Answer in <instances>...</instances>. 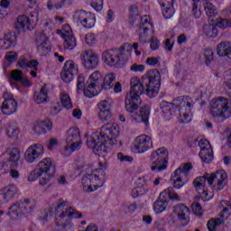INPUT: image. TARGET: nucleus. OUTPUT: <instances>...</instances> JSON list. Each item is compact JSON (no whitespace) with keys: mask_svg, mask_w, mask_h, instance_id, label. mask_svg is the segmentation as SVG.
I'll return each instance as SVG.
<instances>
[{"mask_svg":"<svg viewBox=\"0 0 231 231\" xmlns=\"http://www.w3.org/2000/svg\"><path fill=\"white\" fill-rule=\"evenodd\" d=\"M136 208V204L125 203L121 207L120 212H122L123 214H133V212H134Z\"/></svg>","mask_w":231,"mask_h":231,"instance_id":"42","label":"nucleus"},{"mask_svg":"<svg viewBox=\"0 0 231 231\" xmlns=\"http://www.w3.org/2000/svg\"><path fill=\"white\" fill-rule=\"evenodd\" d=\"M67 206H68V201L60 200L58 203V206L56 208L57 214H59V216H60V214H62V212H66V210H64V208Z\"/></svg>","mask_w":231,"mask_h":231,"instance_id":"60","label":"nucleus"},{"mask_svg":"<svg viewBox=\"0 0 231 231\" xmlns=\"http://www.w3.org/2000/svg\"><path fill=\"white\" fill-rule=\"evenodd\" d=\"M11 79L14 82H21L23 80V71L19 69H14L11 71Z\"/></svg>","mask_w":231,"mask_h":231,"instance_id":"50","label":"nucleus"},{"mask_svg":"<svg viewBox=\"0 0 231 231\" xmlns=\"http://www.w3.org/2000/svg\"><path fill=\"white\" fill-rule=\"evenodd\" d=\"M3 156L5 158V160L8 165L17 167L19 165V160H21V152L17 148H13Z\"/></svg>","mask_w":231,"mask_h":231,"instance_id":"27","label":"nucleus"},{"mask_svg":"<svg viewBox=\"0 0 231 231\" xmlns=\"http://www.w3.org/2000/svg\"><path fill=\"white\" fill-rule=\"evenodd\" d=\"M74 23L80 24L83 28H93L95 26V17L91 13L84 10L78 11L73 16Z\"/></svg>","mask_w":231,"mask_h":231,"instance_id":"18","label":"nucleus"},{"mask_svg":"<svg viewBox=\"0 0 231 231\" xmlns=\"http://www.w3.org/2000/svg\"><path fill=\"white\" fill-rule=\"evenodd\" d=\"M175 104L180 106V124H189L192 122V108L194 107V99L189 96H182L175 99Z\"/></svg>","mask_w":231,"mask_h":231,"instance_id":"9","label":"nucleus"},{"mask_svg":"<svg viewBox=\"0 0 231 231\" xmlns=\"http://www.w3.org/2000/svg\"><path fill=\"white\" fill-rule=\"evenodd\" d=\"M216 25L222 30L226 28H230L231 22L228 19L217 18L216 22Z\"/></svg>","mask_w":231,"mask_h":231,"instance_id":"46","label":"nucleus"},{"mask_svg":"<svg viewBox=\"0 0 231 231\" xmlns=\"http://www.w3.org/2000/svg\"><path fill=\"white\" fill-rule=\"evenodd\" d=\"M51 176H53V174H51V173L44 174V177H42L40 179V185H41V187H46L47 185H50V181L51 180Z\"/></svg>","mask_w":231,"mask_h":231,"instance_id":"55","label":"nucleus"},{"mask_svg":"<svg viewBox=\"0 0 231 231\" xmlns=\"http://www.w3.org/2000/svg\"><path fill=\"white\" fill-rule=\"evenodd\" d=\"M28 210H30V207H27L20 201L9 208L8 216H10L12 219H17L19 214H28Z\"/></svg>","mask_w":231,"mask_h":231,"instance_id":"28","label":"nucleus"},{"mask_svg":"<svg viewBox=\"0 0 231 231\" xmlns=\"http://www.w3.org/2000/svg\"><path fill=\"white\" fill-rule=\"evenodd\" d=\"M6 134L9 138H17L19 134V130L17 129V125L15 123H9L6 127Z\"/></svg>","mask_w":231,"mask_h":231,"instance_id":"37","label":"nucleus"},{"mask_svg":"<svg viewBox=\"0 0 231 231\" xmlns=\"http://www.w3.org/2000/svg\"><path fill=\"white\" fill-rule=\"evenodd\" d=\"M53 129V123L50 119H45L44 121H39L34 124L33 131L36 134H46Z\"/></svg>","mask_w":231,"mask_h":231,"instance_id":"29","label":"nucleus"},{"mask_svg":"<svg viewBox=\"0 0 231 231\" xmlns=\"http://www.w3.org/2000/svg\"><path fill=\"white\" fill-rule=\"evenodd\" d=\"M11 169H12V166L9 165L5 160L2 161L0 162V176L8 174Z\"/></svg>","mask_w":231,"mask_h":231,"instance_id":"47","label":"nucleus"},{"mask_svg":"<svg viewBox=\"0 0 231 231\" xmlns=\"http://www.w3.org/2000/svg\"><path fill=\"white\" fill-rule=\"evenodd\" d=\"M162 15L165 19H171L172 15H174V6L172 5H165L162 6Z\"/></svg>","mask_w":231,"mask_h":231,"instance_id":"44","label":"nucleus"},{"mask_svg":"<svg viewBox=\"0 0 231 231\" xmlns=\"http://www.w3.org/2000/svg\"><path fill=\"white\" fill-rule=\"evenodd\" d=\"M33 98L36 104H46V102H50V97L48 96V85L45 84L41 88L39 92H35Z\"/></svg>","mask_w":231,"mask_h":231,"instance_id":"32","label":"nucleus"},{"mask_svg":"<svg viewBox=\"0 0 231 231\" xmlns=\"http://www.w3.org/2000/svg\"><path fill=\"white\" fill-rule=\"evenodd\" d=\"M204 11L208 17H216L217 15V9L216 8V5L210 2L204 4Z\"/></svg>","mask_w":231,"mask_h":231,"instance_id":"36","label":"nucleus"},{"mask_svg":"<svg viewBox=\"0 0 231 231\" xmlns=\"http://www.w3.org/2000/svg\"><path fill=\"white\" fill-rule=\"evenodd\" d=\"M65 30L68 34L64 33L63 35V48L69 51L75 50L77 48V38L73 36V31H71V27L69 24L65 25Z\"/></svg>","mask_w":231,"mask_h":231,"instance_id":"25","label":"nucleus"},{"mask_svg":"<svg viewBox=\"0 0 231 231\" xmlns=\"http://www.w3.org/2000/svg\"><path fill=\"white\" fill-rule=\"evenodd\" d=\"M210 187H214L216 190H222V189H225V186L226 185V181L228 180V175L226 172L223 170H220L215 173H212L211 175L208 173H206L202 177H198L193 181V185L196 189V190H203L205 189V183L207 182Z\"/></svg>","mask_w":231,"mask_h":231,"instance_id":"4","label":"nucleus"},{"mask_svg":"<svg viewBox=\"0 0 231 231\" xmlns=\"http://www.w3.org/2000/svg\"><path fill=\"white\" fill-rule=\"evenodd\" d=\"M115 80H116V77L113 73L107 74L104 79L100 71H94L87 81L85 97L87 98H93V97H97L103 89L106 91L112 89L113 86H115Z\"/></svg>","mask_w":231,"mask_h":231,"instance_id":"3","label":"nucleus"},{"mask_svg":"<svg viewBox=\"0 0 231 231\" xmlns=\"http://www.w3.org/2000/svg\"><path fill=\"white\" fill-rule=\"evenodd\" d=\"M37 170L42 174H55V165L50 158H44L37 165Z\"/></svg>","mask_w":231,"mask_h":231,"instance_id":"30","label":"nucleus"},{"mask_svg":"<svg viewBox=\"0 0 231 231\" xmlns=\"http://www.w3.org/2000/svg\"><path fill=\"white\" fill-rule=\"evenodd\" d=\"M204 57L206 59L205 62L207 66L214 60V51H211V49H206L204 51Z\"/></svg>","mask_w":231,"mask_h":231,"instance_id":"52","label":"nucleus"},{"mask_svg":"<svg viewBox=\"0 0 231 231\" xmlns=\"http://www.w3.org/2000/svg\"><path fill=\"white\" fill-rule=\"evenodd\" d=\"M209 113L217 118H230L231 117V100L220 97L210 101Z\"/></svg>","mask_w":231,"mask_h":231,"instance_id":"8","label":"nucleus"},{"mask_svg":"<svg viewBox=\"0 0 231 231\" xmlns=\"http://www.w3.org/2000/svg\"><path fill=\"white\" fill-rule=\"evenodd\" d=\"M173 213L177 216L181 226H187L190 223V209L185 204H178L174 207Z\"/></svg>","mask_w":231,"mask_h":231,"instance_id":"21","label":"nucleus"},{"mask_svg":"<svg viewBox=\"0 0 231 231\" xmlns=\"http://www.w3.org/2000/svg\"><path fill=\"white\" fill-rule=\"evenodd\" d=\"M80 59L82 60L83 66L87 69H95L98 66V55L93 51H85L80 54Z\"/></svg>","mask_w":231,"mask_h":231,"instance_id":"23","label":"nucleus"},{"mask_svg":"<svg viewBox=\"0 0 231 231\" xmlns=\"http://www.w3.org/2000/svg\"><path fill=\"white\" fill-rule=\"evenodd\" d=\"M99 111H111V103L108 100H102L97 104Z\"/></svg>","mask_w":231,"mask_h":231,"instance_id":"51","label":"nucleus"},{"mask_svg":"<svg viewBox=\"0 0 231 231\" xmlns=\"http://www.w3.org/2000/svg\"><path fill=\"white\" fill-rule=\"evenodd\" d=\"M85 42L88 46H94V44H97V36L93 32H88L85 36Z\"/></svg>","mask_w":231,"mask_h":231,"instance_id":"48","label":"nucleus"},{"mask_svg":"<svg viewBox=\"0 0 231 231\" xmlns=\"http://www.w3.org/2000/svg\"><path fill=\"white\" fill-rule=\"evenodd\" d=\"M60 99L61 102V105L65 109H71L73 107V102L71 101V97H69V94L66 91H62L60 94Z\"/></svg>","mask_w":231,"mask_h":231,"instance_id":"34","label":"nucleus"},{"mask_svg":"<svg viewBox=\"0 0 231 231\" xmlns=\"http://www.w3.org/2000/svg\"><path fill=\"white\" fill-rule=\"evenodd\" d=\"M192 169H194L192 163L187 162L180 164V167L175 170L171 175L174 189H180L185 185V183H187V178H189V174Z\"/></svg>","mask_w":231,"mask_h":231,"instance_id":"14","label":"nucleus"},{"mask_svg":"<svg viewBox=\"0 0 231 231\" xmlns=\"http://www.w3.org/2000/svg\"><path fill=\"white\" fill-rule=\"evenodd\" d=\"M91 6L96 12H102V8H104V0H92Z\"/></svg>","mask_w":231,"mask_h":231,"instance_id":"54","label":"nucleus"},{"mask_svg":"<svg viewBox=\"0 0 231 231\" xmlns=\"http://www.w3.org/2000/svg\"><path fill=\"white\" fill-rule=\"evenodd\" d=\"M81 183L85 192H95L100 187H104L106 173L102 169L93 170L90 173L83 176Z\"/></svg>","mask_w":231,"mask_h":231,"instance_id":"6","label":"nucleus"},{"mask_svg":"<svg viewBox=\"0 0 231 231\" xmlns=\"http://www.w3.org/2000/svg\"><path fill=\"white\" fill-rule=\"evenodd\" d=\"M134 145L139 154H143L152 149V139L147 134H141L135 138Z\"/></svg>","mask_w":231,"mask_h":231,"instance_id":"20","label":"nucleus"},{"mask_svg":"<svg viewBox=\"0 0 231 231\" xmlns=\"http://www.w3.org/2000/svg\"><path fill=\"white\" fill-rule=\"evenodd\" d=\"M8 8H10V1L1 0L0 1V19H3L5 15H8Z\"/></svg>","mask_w":231,"mask_h":231,"instance_id":"41","label":"nucleus"},{"mask_svg":"<svg viewBox=\"0 0 231 231\" xmlns=\"http://www.w3.org/2000/svg\"><path fill=\"white\" fill-rule=\"evenodd\" d=\"M41 176H42V173L36 168L31 171L28 176V181H37Z\"/></svg>","mask_w":231,"mask_h":231,"instance_id":"49","label":"nucleus"},{"mask_svg":"<svg viewBox=\"0 0 231 231\" xmlns=\"http://www.w3.org/2000/svg\"><path fill=\"white\" fill-rule=\"evenodd\" d=\"M199 146L200 147L199 156L205 163H210L214 160V151L212 150V145L210 142L207 139H202L199 142Z\"/></svg>","mask_w":231,"mask_h":231,"instance_id":"22","label":"nucleus"},{"mask_svg":"<svg viewBox=\"0 0 231 231\" xmlns=\"http://www.w3.org/2000/svg\"><path fill=\"white\" fill-rule=\"evenodd\" d=\"M129 23L134 26L138 32L140 42H144L149 37V30H152V23H151L150 15L140 16L138 14H132L129 17Z\"/></svg>","mask_w":231,"mask_h":231,"instance_id":"7","label":"nucleus"},{"mask_svg":"<svg viewBox=\"0 0 231 231\" xmlns=\"http://www.w3.org/2000/svg\"><path fill=\"white\" fill-rule=\"evenodd\" d=\"M146 193H147V190H145L143 187L139 186L132 189L131 196L132 198L136 199V198H140V196H143V194H146Z\"/></svg>","mask_w":231,"mask_h":231,"instance_id":"45","label":"nucleus"},{"mask_svg":"<svg viewBox=\"0 0 231 231\" xmlns=\"http://www.w3.org/2000/svg\"><path fill=\"white\" fill-rule=\"evenodd\" d=\"M150 160L152 162V171L154 172H162V171L167 169L169 164V151L165 147L159 148L151 153Z\"/></svg>","mask_w":231,"mask_h":231,"instance_id":"10","label":"nucleus"},{"mask_svg":"<svg viewBox=\"0 0 231 231\" xmlns=\"http://www.w3.org/2000/svg\"><path fill=\"white\" fill-rule=\"evenodd\" d=\"M51 35H53V31L51 30V27L48 26V23H45V27L42 32L36 33V43L38 48L44 50Z\"/></svg>","mask_w":231,"mask_h":231,"instance_id":"24","label":"nucleus"},{"mask_svg":"<svg viewBox=\"0 0 231 231\" xmlns=\"http://www.w3.org/2000/svg\"><path fill=\"white\" fill-rule=\"evenodd\" d=\"M117 160H119V162H133V157L129 155H125L123 152H118Z\"/></svg>","mask_w":231,"mask_h":231,"instance_id":"61","label":"nucleus"},{"mask_svg":"<svg viewBox=\"0 0 231 231\" xmlns=\"http://www.w3.org/2000/svg\"><path fill=\"white\" fill-rule=\"evenodd\" d=\"M1 50H10L12 48V34H5L4 38L0 40Z\"/></svg>","mask_w":231,"mask_h":231,"instance_id":"38","label":"nucleus"},{"mask_svg":"<svg viewBox=\"0 0 231 231\" xmlns=\"http://www.w3.org/2000/svg\"><path fill=\"white\" fill-rule=\"evenodd\" d=\"M131 89L130 93L126 95L125 104V109L128 113H132V121L136 124H144L146 126L149 125V116L151 115V106L145 105L142 106L137 114L138 105L142 104L140 95L143 94L145 88L143 84L137 78H133L130 81Z\"/></svg>","mask_w":231,"mask_h":231,"instance_id":"1","label":"nucleus"},{"mask_svg":"<svg viewBox=\"0 0 231 231\" xmlns=\"http://www.w3.org/2000/svg\"><path fill=\"white\" fill-rule=\"evenodd\" d=\"M4 102L2 104V113L3 115H14L17 112V101L14 98V96L10 92L4 93Z\"/></svg>","mask_w":231,"mask_h":231,"instance_id":"19","label":"nucleus"},{"mask_svg":"<svg viewBox=\"0 0 231 231\" xmlns=\"http://www.w3.org/2000/svg\"><path fill=\"white\" fill-rule=\"evenodd\" d=\"M147 79L149 82L146 84L145 93L149 98H154L160 93V86H162L160 71L158 69L148 70Z\"/></svg>","mask_w":231,"mask_h":231,"instance_id":"13","label":"nucleus"},{"mask_svg":"<svg viewBox=\"0 0 231 231\" xmlns=\"http://www.w3.org/2000/svg\"><path fill=\"white\" fill-rule=\"evenodd\" d=\"M27 68H32L34 71H39V61L37 60H29Z\"/></svg>","mask_w":231,"mask_h":231,"instance_id":"62","label":"nucleus"},{"mask_svg":"<svg viewBox=\"0 0 231 231\" xmlns=\"http://www.w3.org/2000/svg\"><path fill=\"white\" fill-rule=\"evenodd\" d=\"M131 55V44L124 43L119 49H112L103 52L102 57L107 66L119 68L124 60Z\"/></svg>","mask_w":231,"mask_h":231,"instance_id":"5","label":"nucleus"},{"mask_svg":"<svg viewBox=\"0 0 231 231\" xmlns=\"http://www.w3.org/2000/svg\"><path fill=\"white\" fill-rule=\"evenodd\" d=\"M67 146L63 148L61 153L63 156H69L71 152L79 151L82 147V139H80V130L79 128H70L66 135Z\"/></svg>","mask_w":231,"mask_h":231,"instance_id":"11","label":"nucleus"},{"mask_svg":"<svg viewBox=\"0 0 231 231\" xmlns=\"http://www.w3.org/2000/svg\"><path fill=\"white\" fill-rule=\"evenodd\" d=\"M86 88H88V83L86 84V77L84 74H79L78 76L77 90L83 91L84 95H86Z\"/></svg>","mask_w":231,"mask_h":231,"instance_id":"40","label":"nucleus"},{"mask_svg":"<svg viewBox=\"0 0 231 231\" xmlns=\"http://www.w3.org/2000/svg\"><path fill=\"white\" fill-rule=\"evenodd\" d=\"M65 4V0H50L47 4V8L49 10H53L54 8H56V10H60Z\"/></svg>","mask_w":231,"mask_h":231,"instance_id":"39","label":"nucleus"},{"mask_svg":"<svg viewBox=\"0 0 231 231\" xmlns=\"http://www.w3.org/2000/svg\"><path fill=\"white\" fill-rule=\"evenodd\" d=\"M58 146L59 139L57 138H51L47 143V149H49V151H53V149H57Z\"/></svg>","mask_w":231,"mask_h":231,"instance_id":"56","label":"nucleus"},{"mask_svg":"<svg viewBox=\"0 0 231 231\" xmlns=\"http://www.w3.org/2000/svg\"><path fill=\"white\" fill-rule=\"evenodd\" d=\"M180 201V196L174 192V188L170 187L161 192L158 199L153 204V210L156 214L165 212L169 205V201Z\"/></svg>","mask_w":231,"mask_h":231,"instance_id":"12","label":"nucleus"},{"mask_svg":"<svg viewBox=\"0 0 231 231\" xmlns=\"http://www.w3.org/2000/svg\"><path fill=\"white\" fill-rule=\"evenodd\" d=\"M38 22L39 14L35 12L31 13L30 16L22 14L17 17L15 28H17V30H24V28L31 30V28L37 25Z\"/></svg>","mask_w":231,"mask_h":231,"instance_id":"15","label":"nucleus"},{"mask_svg":"<svg viewBox=\"0 0 231 231\" xmlns=\"http://www.w3.org/2000/svg\"><path fill=\"white\" fill-rule=\"evenodd\" d=\"M223 220H221L220 218H211L210 220H208V231H214L216 230V228H217V226H219V225H222Z\"/></svg>","mask_w":231,"mask_h":231,"instance_id":"43","label":"nucleus"},{"mask_svg":"<svg viewBox=\"0 0 231 231\" xmlns=\"http://www.w3.org/2000/svg\"><path fill=\"white\" fill-rule=\"evenodd\" d=\"M60 111H62V106H60V104L57 103L51 107L50 113L51 116H57Z\"/></svg>","mask_w":231,"mask_h":231,"instance_id":"58","label":"nucleus"},{"mask_svg":"<svg viewBox=\"0 0 231 231\" xmlns=\"http://www.w3.org/2000/svg\"><path fill=\"white\" fill-rule=\"evenodd\" d=\"M150 46L151 49L153 51L158 50L160 48V41H158L157 38H152L150 42Z\"/></svg>","mask_w":231,"mask_h":231,"instance_id":"63","label":"nucleus"},{"mask_svg":"<svg viewBox=\"0 0 231 231\" xmlns=\"http://www.w3.org/2000/svg\"><path fill=\"white\" fill-rule=\"evenodd\" d=\"M192 12L195 19H199L201 17V10L198 5H193Z\"/></svg>","mask_w":231,"mask_h":231,"instance_id":"64","label":"nucleus"},{"mask_svg":"<svg viewBox=\"0 0 231 231\" xmlns=\"http://www.w3.org/2000/svg\"><path fill=\"white\" fill-rule=\"evenodd\" d=\"M98 116L99 120L106 122L112 116L111 110H99Z\"/></svg>","mask_w":231,"mask_h":231,"instance_id":"53","label":"nucleus"},{"mask_svg":"<svg viewBox=\"0 0 231 231\" xmlns=\"http://www.w3.org/2000/svg\"><path fill=\"white\" fill-rule=\"evenodd\" d=\"M60 217H68L69 219H82V213L73 209V208H66L65 211L60 214Z\"/></svg>","mask_w":231,"mask_h":231,"instance_id":"33","label":"nucleus"},{"mask_svg":"<svg viewBox=\"0 0 231 231\" xmlns=\"http://www.w3.org/2000/svg\"><path fill=\"white\" fill-rule=\"evenodd\" d=\"M191 208L196 216H203V208L200 203H193Z\"/></svg>","mask_w":231,"mask_h":231,"instance_id":"57","label":"nucleus"},{"mask_svg":"<svg viewBox=\"0 0 231 231\" xmlns=\"http://www.w3.org/2000/svg\"><path fill=\"white\" fill-rule=\"evenodd\" d=\"M203 32L208 39L217 37V28H216V25L214 24H205L203 27Z\"/></svg>","mask_w":231,"mask_h":231,"instance_id":"35","label":"nucleus"},{"mask_svg":"<svg viewBox=\"0 0 231 231\" xmlns=\"http://www.w3.org/2000/svg\"><path fill=\"white\" fill-rule=\"evenodd\" d=\"M17 194V186L9 185L0 189V203H8L12 201L13 198H15Z\"/></svg>","mask_w":231,"mask_h":231,"instance_id":"26","label":"nucleus"},{"mask_svg":"<svg viewBox=\"0 0 231 231\" xmlns=\"http://www.w3.org/2000/svg\"><path fill=\"white\" fill-rule=\"evenodd\" d=\"M44 154V147L41 143H34L28 147L24 153V160L27 163L39 162L41 156Z\"/></svg>","mask_w":231,"mask_h":231,"instance_id":"17","label":"nucleus"},{"mask_svg":"<svg viewBox=\"0 0 231 231\" xmlns=\"http://www.w3.org/2000/svg\"><path fill=\"white\" fill-rule=\"evenodd\" d=\"M118 125L108 124L103 125L97 132L92 133L87 138V145L92 149L97 156L107 153V146L106 143L115 145L116 143V136H118Z\"/></svg>","mask_w":231,"mask_h":231,"instance_id":"2","label":"nucleus"},{"mask_svg":"<svg viewBox=\"0 0 231 231\" xmlns=\"http://www.w3.org/2000/svg\"><path fill=\"white\" fill-rule=\"evenodd\" d=\"M17 57H19V54L15 51H9L5 54V59L8 62H15Z\"/></svg>","mask_w":231,"mask_h":231,"instance_id":"59","label":"nucleus"},{"mask_svg":"<svg viewBox=\"0 0 231 231\" xmlns=\"http://www.w3.org/2000/svg\"><path fill=\"white\" fill-rule=\"evenodd\" d=\"M160 107L162 113L165 115H171V116H176V115L180 113V106L179 105H176V99H174L172 103L162 101L160 104Z\"/></svg>","mask_w":231,"mask_h":231,"instance_id":"31","label":"nucleus"},{"mask_svg":"<svg viewBox=\"0 0 231 231\" xmlns=\"http://www.w3.org/2000/svg\"><path fill=\"white\" fill-rule=\"evenodd\" d=\"M77 73H79V65L75 61L69 60L64 63L60 77L63 82L69 84L75 79Z\"/></svg>","mask_w":231,"mask_h":231,"instance_id":"16","label":"nucleus"}]
</instances>
